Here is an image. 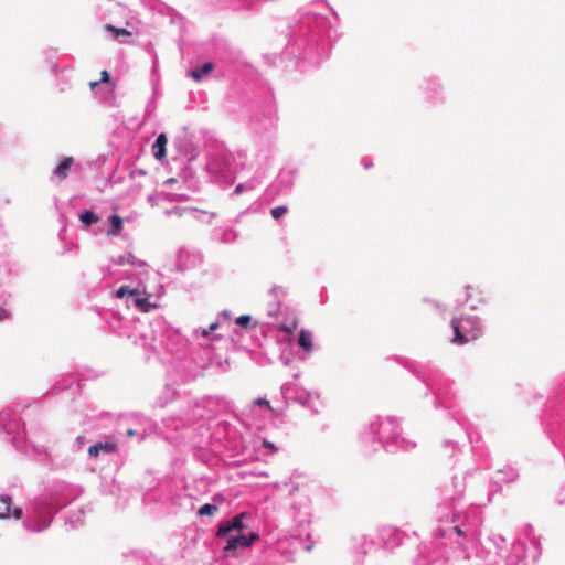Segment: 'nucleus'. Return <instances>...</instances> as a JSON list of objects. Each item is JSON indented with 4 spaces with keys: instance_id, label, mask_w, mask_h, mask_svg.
<instances>
[{
    "instance_id": "nucleus-1",
    "label": "nucleus",
    "mask_w": 565,
    "mask_h": 565,
    "mask_svg": "<svg viewBox=\"0 0 565 565\" xmlns=\"http://www.w3.org/2000/svg\"><path fill=\"white\" fill-rule=\"evenodd\" d=\"M451 328L454 330L451 342L458 345L476 340L480 334V330L476 327V321L472 318H452Z\"/></svg>"
},
{
    "instance_id": "nucleus-2",
    "label": "nucleus",
    "mask_w": 565,
    "mask_h": 565,
    "mask_svg": "<svg viewBox=\"0 0 565 565\" xmlns=\"http://www.w3.org/2000/svg\"><path fill=\"white\" fill-rule=\"evenodd\" d=\"M248 518L249 515L247 513H241L234 516L232 520L221 523L218 526L217 536L226 537L233 532L242 533L245 529H247V525L244 524V520Z\"/></svg>"
},
{
    "instance_id": "nucleus-3",
    "label": "nucleus",
    "mask_w": 565,
    "mask_h": 565,
    "mask_svg": "<svg viewBox=\"0 0 565 565\" xmlns=\"http://www.w3.org/2000/svg\"><path fill=\"white\" fill-rule=\"evenodd\" d=\"M227 543L224 547L225 552L235 551L237 547H248L255 541L258 540V534L256 532H250L248 535H244L242 533L233 534L226 536Z\"/></svg>"
},
{
    "instance_id": "nucleus-4",
    "label": "nucleus",
    "mask_w": 565,
    "mask_h": 565,
    "mask_svg": "<svg viewBox=\"0 0 565 565\" xmlns=\"http://www.w3.org/2000/svg\"><path fill=\"white\" fill-rule=\"evenodd\" d=\"M0 502L2 503V508L0 509V518L6 519L12 515L14 519L19 520L22 516V509L15 508L11 512L12 499L9 495H1Z\"/></svg>"
},
{
    "instance_id": "nucleus-5",
    "label": "nucleus",
    "mask_w": 565,
    "mask_h": 565,
    "mask_svg": "<svg viewBox=\"0 0 565 565\" xmlns=\"http://www.w3.org/2000/svg\"><path fill=\"white\" fill-rule=\"evenodd\" d=\"M168 143V138L166 134H160L153 145V156L158 160H162L166 157V146Z\"/></svg>"
},
{
    "instance_id": "nucleus-6",
    "label": "nucleus",
    "mask_w": 565,
    "mask_h": 565,
    "mask_svg": "<svg viewBox=\"0 0 565 565\" xmlns=\"http://www.w3.org/2000/svg\"><path fill=\"white\" fill-rule=\"evenodd\" d=\"M72 164H73V158L65 157L61 161V163L56 167V169L54 170V175L60 180H64L67 177Z\"/></svg>"
},
{
    "instance_id": "nucleus-7",
    "label": "nucleus",
    "mask_w": 565,
    "mask_h": 565,
    "mask_svg": "<svg viewBox=\"0 0 565 565\" xmlns=\"http://www.w3.org/2000/svg\"><path fill=\"white\" fill-rule=\"evenodd\" d=\"M150 295L148 294L146 297H137L135 299V306L141 311V312H149L156 308H158V305L150 302Z\"/></svg>"
},
{
    "instance_id": "nucleus-8",
    "label": "nucleus",
    "mask_w": 565,
    "mask_h": 565,
    "mask_svg": "<svg viewBox=\"0 0 565 565\" xmlns=\"http://www.w3.org/2000/svg\"><path fill=\"white\" fill-rule=\"evenodd\" d=\"M110 228L107 231L108 236H118L122 230V220L119 215L114 214L109 217Z\"/></svg>"
},
{
    "instance_id": "nucleus-9",
    "label": "nucleus",
    "mask_w": 565,
    "mask_h": 565,
    "mask_svg": "<svg viewBox=\"0 0 565 565\" xmlns=\"http://www.w3.org/2000/svg\"><path fill=\"white\" fill-rule=\"evenodd\" d=\"M213 64L212 63H205L200 68L192 70L190 75L193 79L200 81L204 75H207L212 72Z\"/></svg>"
},
{
    "instance_id": "nucleus-10",
    "label": "nucleus",
    "mask_w": 565,
    "mask_h": 565,
    "mask_svg": "<svg viewBox=\"0 0 565 565\" xmlns=\"http://www.w3.org/2000/svg\"><path fill=\"white\" fill-rule=\"evenodd\" d=\"M298 343L306 351H310L312 349L310 335L306 330L300 331Z\"/></svg>"
},
{
    "instance_id": "nucleus-11",
    "label": "nucleus",
    "mask_w": 565,
    "mask_h": 565,
    "mask_svg": "<svg viewBox=\"0 0 565 565\" xmlns=\"http://www.w3.org/2000/svg\"><path fill=\"white\" fill-rule=\"evenodd\" d=\"M79 220L85 225H92L98 223L99 217L92 211H85L81 214Z\"/></svg>"
},
{
    "instance_id": "nucleus-12",
    "label": "nucleus",
    "mask_w": 565,
    "mask_h": 565,
    "mask_svg": "<svg viewBox=\"0 0 565 565\" xmlns=\"http://www.w3.org/2000/svg\"><path fill=\"white\" fill-rule=\"evenodd\" d=\"M105 29L107 31H110L114 33L115 38H118V36H121V35H125V36H130L131 35V32L128 31L127 29H124V28H116L111 24H107L105 25Z\"/></svg>"
},
{
    "instance_id": "nucleus-13",
    "label": "nucleus",
    "mask_w": 565,
    "mask_h": 565,
    "mask_svg": "<svg viewBox=\"0 0 565 565\" xmlns=\"http://www.w3.org/2000/svg\"><path fill=\"white\" fill-rule=\"evenodd\" d=\"M217 511V507L215 504H210V503H206L204 505H202L199 511H198V514L200 516H203V515H213L215 512Z\"/></svg>"
},
{
    "instance_id": "nucleus-14",
    "label": "nucleus",
    "mask_w": 565,
    "mask_h": 565,
    "mask_svg": "<svg viewBox=\"0 0 565 565\" xmlns=\"http://www.w3.org/2000/svg\"><path fill=\"white\" fill-rule=\"evenodd\" d=\"M288 212V207L285 205L276 206L271 209L270 214L275 220H279L284 214Z\"/></svg>"
},
{
    "instance_id": "nucleus-15",
    "label": "nucleus",
    "mask_w": 565,
    "mask_h": 565,
    "mask_svg": "<svg viewBox=\"0 0 565 565\" xmlns=\"http://www.w3.org/2000/svg\"><path fill=\"white\" fill-rule=\"evenodd\" d=\"M186 213H190L192 214V211L190 209H181V207H175L171 211L168 212V215L169 216H178V217H182L184 214Z\"/></svg>"
},
{
    "instance_id": "nucleus-16",
    "label": "nucleus",
    "mask_w": 565,
    "mask_h": 565,
    "mask_svg": "<svg viewBox=\"0 0 565 565\" xmlns=\"http://www.w3.org/2000/svg\"><path fill=\"white\" fill-rule=\"evenodd\" d=\"M250 320H252L250 316L243 315V316L237 317L235 322L239 327L247 328L248 324L250 323Z\"/></svg>"
},
{
    "instance_id": "nucleus-17",
    "label": "nucleus",
    "mask_w": 565,
    "mask_h": 565,
    "mask_svg": "<svg viewBox=\"0 0 565 565\" xmlns=\"http://www.w3.org/2000/svg\"><path fill=\"white\" fill-rule=\"evenodd\" d=\"M98 445L102 446V451L107 452V454L115 452L117 450V446L114 443L107 441V443L98 444Z\"/></svg>"
},
{
    "instance_id": "nucleus-18",
    "label": "nucleus",
    "mask_w": 565,
    "mask_h": 565,
    "mask_svg": "<svg viewBox=\"0 0 565 565\" xmlns=\"http://www.w3.org/2000/svg\"><path fill=\"white\" fill-rule=\"evenodd\" d=\"M297 326H298V323H297V321L295 320V321H292V322H291L290 324H288V326H287V324H282V326H280V330H282V331H284V332H286V333H292V332L297 329Z\"/></svg>"
},
{
    "instance_id": "nucleus-19",
    "label": "nucleus",
    "mask_w": 565,
    "mask_h": 565,
    "mask_svg": "<svg viewBox=\"0 0 565 565\" xmlns=\"http://www.w3.org/2000/svg\"><path fill=\"white\" fill-rule=\"evenodd\" d=\"M254 404L258 405V406H265L269 411L274 412L273 407L270 406L269 401H267L266 398L258 397V398L254 399Z\"/></svg>"
},
{
    "instance_id": "nucleus-20",
    "label": "nucleus",
    "mask_w": 565,
    "mask_h": 565,
    "mask_svg": "<svg viewBox=\"0 0 565 565\" xmlns=\"http://www.w3.org/2000/svg\"><path fill=\"white\" fill-rule=\"evenodd\" d=\"M102 451V446H99L98 444L96 445H92L89 446L88 448V454L89 456L92 457H97L99 455V452Z\"/></svg>"
},
{
    "instance_id": "nucleus-21",
    "label": "nucleus",
    "mask_w": 565,
    "mask_h": 565,
    "mask_svg": "<svg viewBox=\"0 0 565 565\" xmlns=\"http://www.w3.org/2000/svg\"><path fill=\"white\" fill-rule=\"evenodd\" d=\"M129 291H130V287L128 286H121L117 291H116V296L118 298H124L125 296L129 295Z\"/></svg>"
},
{
    "instance_id": "nucleus-22",
    "label": "nucleus",
    "mask_w": 565,
    "mask_h": 565,
    "mask_svg": "<svg viewBox=\"0 0 565 565\" xmlns=\"http://www.w3.org/2000/svg\"><path fill=\"white\" fill-rule=\"evenodd\" d=\"M110 81V75L107 71H103L100 73V83H108Z\"/></svg>"
},
{
    "instance_id": "nucleus-23",
    "label": "nucleus",
    "mask_w": 565,
    "mask_h": 565,
    "mask_svg": "<svg viewBox=\"0 0 565 565\" xmlns=\"http://www.w3.org/2000/svg\"><path fill=\"white\" fill-rule=\"evenodd\" d=\"M217 328V323H211L207 330H203L202 334L207 335L210 332L214 331Z\"/></svg>"
},
{
    "instance_id": "nucleus-24",
    "label": "nucleus",
    "mask_w": 565,
    "mask_h": 565,
    "mask_svg": "<svg viewBox=\"0 0 565 565\" xmlns=\"http://www.w3.org/2000/svg\"><path fill=\"white\" fill-rule=\"evenodd\" d=\"M263 445H264L266 448H269V449H271V450H274V451H276V450H277V448L275 447V445H274L273 443L268 441V440H264Z\"/></svg>"
},
{
    "instance_id": "nucleus-25",
    "label": "nucleus",
    "mask_w": 565,
    "mask_h": 565,
    "mask_svg": "<svg viewBox=\"0 0 565 565\" xmlns=\"http://www.w3.org/2000/svg\"><path fill=\"white\" fill-rule=\"evenodd\" d=\"M9 317V313L0 307V321L7 319Z\"/></svg>"
},
{
    "instance_id": "nucleus-26",
    "label": "nucleus",
    "mask_w": 565,
    "mask_h": 565,
    "mask_svg": "<svg viewBox=\"0 0 565 565\" xmlns=\"http://www.w3.org/2000/svg\"><path fill=\"white\" fill-rule=\"evenodd\" d=\"M138 295H140V290L139 289H137V288L131 289L130 288L129 296H138Z\"/></svg>"
},
{
    "instance_id": "nucleus-27",
    "label": "nucleus",
    "mask_w": 565,
    "mask_h": 565,
    "mask_svg": "<svg viewBox=\"0 0 565 565\" xmlns=\"http://www.w3.org/2000/svg\"><path fill=\"white\" fill-rule=\"evenodd\" d=\"M243 190H244L243 184H238V185L235 188L234 192H235V194H239L241 192H243Z\"/></svg>"
},
{
    "instance_id": "nucleus-28",
    "label": "nucleus",
    "mask_w": 565,
    "mask_h": 565,
    "mask_svg": "<svg viewBox=\"0 0 565 565\" xmlns=\"http://www.w3.org/2000/svg\"><path fill=\"white\" fill-rule=\"evenodd\" d=\"M99 82L98 81H94V82H90L89 83V87L90 89H95L97 86H98Z\"/></svg>"
},
{
    "instance_id": "nucleus-29",
    "label": "nucleus",
    "mask_w": 565,
    "mask_h": 565,
    "mask_svg": "<svg viewBox=\"0 0 565 565\" xmlns=\"http://www.w3.org/2000/svg\"><path fill=\"white\" fill-rule=\"evenodd\" d=\"M454 530H455V532H456L458 535H462V534H463V533H462V531H461V529H460V527H458V526H455V527H454Z\"/></svg>"
},
{
    "instance_id": "nucleus-30",
    "label": "nucleus",
    "mask_w": 565,
    "mask_h": 565,
    "mask_svg": "<svg viewBox=\"0 0 565 565\" xmlns=\"http://www.w3.org/2000/svg\"><path fill=\"white\" fill-rule=\"evenodd\" d=\"M128 435L132 436V435H135V431L132 429H129Z\"/></svg>"
}]
</instances>
